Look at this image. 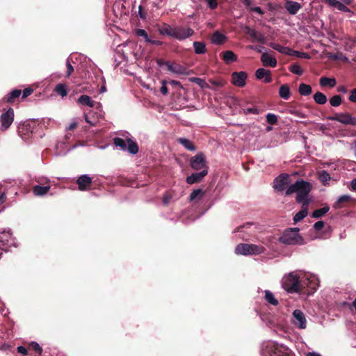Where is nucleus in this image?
<instances>
[{
	"label": "nucleus",
	"instance_id": "obj_13",
	"mask_svg": "<svg viewBox=\"0 0 356 356\" xmlns=\"http://www.w3.org/2000/svg\"><path fill=\"white\" fill-rule=\"evenodd\" d=\"M273 187L278 191H283L289 184V176L288 174H281L277 176L273 181Z\"/></svg>",
	"mask_w": 356,
	"mask_h": 356
},
{
	"label": "nucleus",
	"instance_id": "obj_7",
	"mask_svg": "<svg viewBox=\"0 0 356 356\" xmlns=\"http://www.w3.org/2000/svg\"><path fill=\"white\" fill-rule=\"evenodd\" d=\"M327 120L337 121L345 125L356 126V118L349 113H338L332 116H329Z\"/></svg>",
	"mask_w": 356,
	"mask_h": 356
},
{
	"label": "nucleus",
	"instance_id": "obj_6",
	"mask_svg": "<svg viewBox=\"0 0 356 356\" xmlns=\"http://www.w3.org/2000/svg\"><path fill=\"white\" fill-rule=\"evenodd\" d=\"M264 251L262 246L257 245L254 244L240 243L235 249V252L237 254H259Z\"/></svg>",
	"mask_w": 356,
	"mask_h": 356
},
{
	"label": "nucleus",
	"instance_id": "obj_18",
	"mask_svg": "<svg viewBox=\"0 0 356 356\" xmlns=\"http://www.w3.org/2000/svg\"><path fill=\"white\" fill-rule=\"evenodd\" d=\"M22 95V90L20 89H14L9 92L7 95H6L3 99L2 102L8 104H14L16 102Z\"/></svg>",
	"mask_w": 356,
	"mask_h": 356
},
{
	"label": "nucleus",
	"instance_id": "obj_12",
	"mask_svg": "<svg viewBox=\"0 0 356 356\" xmlns=\"http://www.w3.org/2000/svg\"><path fill=\"white\" fill-rule=\"evenodd\" d=\"M194 30L184 26L174 27L173 38L178 40H184L194 34Z\"/></svg>",
	"mask_w": 356,
	"mask_h": 356
},
{
	"label": "nucleus",
	"instance_id": "obj_50",
	"mask_svg": "<svg viewBox=\"0 0 356 356\" xmlns=\"http://www.w3.org/2000/svg\"><path fill=\"white\" fill-rule=\"evenodd\" d=\"M33 92V89L31 87H28L22 91V99H24L30 96Z\"/></svg>",
	"mask_w": 356,
	"mask_h": 356
},
{
	"label": "nucleus",
	"instance_id": "obj_39",
	"mask_svg": "<svg viewBox=\"0 0 356 356\" xmlns=\"http://www.w3.org/2000/svg\"><path fill=\"white\" fill-rule=\"evenodd\" d=\"M298 92L301 95L308 96L312 94V88L309 85L300 83L298 88Z\"/></svg>",
	"mask_w": 356,
	"mask_h": 356
},
{
	"label": "nucleus",
	"instance_id": "obj_21",
	"mask_svg": "<svg viewBox=\"0 0 356 356\" xmlns=\"http://www.w3.org/2000/svg\"><path fill=\"white\" fill-rule=\"evenodd\" d=\"M261 61L265 67L270 66L271 67H275L277 63L276 58L268 53L262 54L261 56Z\"/></svg>",
	"mask_w": 356,
	"mask_h": 356
},
{
	"label": "nucleus",
	"instance_id": "obj_23",
	"mask_svg": "<svg viewBox=\"0 0 356 356\" xmlns=\"http://www.w3.org/2000/svg\"><path fill=\"white\" fill-rule=\"evenodd\" d=\"M308 207H309V203L308 202H303L302 204L301 210L298 212L293 217V222L294 223H297L298 222L302 220L304 218H305L308 214Z\"/></svg>",
	"mask_w": 356,
	"mask_h": 356
},
{
	"label": "nucleus",
	"instance_id": "obj_44",
	"mask_svg": "<svg viewBox=\"0 0 356 356\" xmlns=\"http://www.w3.org/2000/svg\"><path fill=\"white\" fill-rule=\"evenodd\" d=\"M289 70L291 72L299 76L303 74V70L298 63L291 64L289 67Z\"/></svg>",
	"mask_w": 356,
	"mask_h": 356
},
{
	"label": "nucleus",
	"instance_id": "obj_37",
	"mask_svg": "<svg viewBox=\"0 0 356 356\" xmlns=\"http://www.w3.org/2000/svg\"><path fill=\"white\" fill-rule=\"evenodd\" d=\"M337 81L334 78L323 76L320 79V85L323 87L329 86L333 88L336 86Z\"/></svg>",
	"mask_w": 356,
	"mask_h": 356
},
{
	"label": "nucleus",
	"instance_id": "obj_22",
	"mask_svg": "<svg viewBox=\"0 0 356 356\" xmlns=\"http://www.w3.org/2000/svg\"><path fill=\"white\" fill-rule=\"evenodd\" d=\"M353 201V197L348 195H343L340 196L338 200L334 203L333 207L336 209L343 208L346 206V204Z\"/></svg>",
	"mask_w": 356,
	"mask_h": 356
},
{
	"label": "nucleus",
	"instance_id": "obj_61",
	"mask_svg": "<svg viewBox=\"0 0 356 356\" xmlns=\"http://www.w3.org/2000/svg\"><path fill=\"white\" fill-rule=\"evenodd\" d=\"M171 200V195L168 194L164 195L163 197V203L164 205H168Z\"/></svg>",
	"mask_w": 356,
	"mask_h": 356
},
{
	"label": "nucleus",
	"instance_id": "obj_4",
	"mask_svg": "<svg viewBox=\"0 0 356 356\" xmlns=\"http://www.w3.org/2000/svg\"><path fill=\"white\" fill-rule=\"evenodd\" d=\"M299 275L295 273L292 272L286 275L282 281V286L284 290H286L288 293H300L299 288Z\"/></svg>",
	"mask_w": 356,
	"mask_h": 356
},
{
	"label": "nucleus",
	"instance_id": "obj_41",
	"mask_svg": "<svg viewBox=\"0 0 356 356\" xmlns=\"http://www.w3.org/2000/svg\"><path fill=\"white\" fill-rule=\"evenodd\" d=\"M330 210V207L328 206H325L323 208L316 209L312 214V217L314 218H320L325 213H327Z\"/></svg>",
	"mask_w": 356,
	"mask_h": 356
},
{
	"label": "nucleus",
	"instance_id": "obj_53",
	"mask_svg": "<svg viewBox=\"0 0 356 356\" xmlns=\"http://www.w3.org/2000/svg\"><path fill=\"white\" fill-rule=\"evenodd\" d=\"M66 66H67V71H66L65 76L67 78H69L71 76V74H72V72H74V67L71 65V63L69 60H67Z\"/></svg>",
	"mask_w": 356,
	"mask_h": 356
},
{
	"label": "nucleus",
	"instance_id": "obj_31",
	"mask_svg": "<svg viewBox=\"0 0 356 356\" xmlns=\"http://www.w3.org/2000/svg\"><path fill=\"white\" fill-rule=\"evenodd\" d=\"M159 32L161 35H168L173 38L174 27H172L168 24H163V26L159 28Z\"/></svg>",
	"mask_w": 356,
	"mask_h": 356
},
{
	"label": "nucleus",
	"instance_id": "obj_9",
	"mask_svg": "<svg viewBox=\"0 0 356 356\" xmlns=\"http://www.w3.org/2000/svg\"><path fill=\"white\" fill-rule=\"evenodd\" d=\"M165 65L168 71L177 75L187 76L192 73L188 67L175 62L166 61Z\"/></svg>",
	"mask_w": 356,
	"mask_h": 356
},
{
	"label": "nucleus",
	"instance_id": "obj_32",
	"mask_svg": "<svg viewBox=\"0 0 356 356\" xmlns=\"http://www.w3.org/2000/svg\"><path fill=\"white\" fill-rule=\"evenodd\" d=\"M279 95L281 98L288 100L291 97L290 88L287 84H283L280 87Z\"/></svg>",
	"mask_w": 356,
	"mask_h": 356
},
{
	"label": "nucleus",
	"instance_id": "obj_38",
	"mask_svg": "<svg viewBox=\"0 0 356 356\" xmlns=\"http://www.w3.org/2000/svg\"><path fill=\"white\" fill-rule=\"evenodd\" d=\"M264 298L267 302L272 305L277 306L279 304L278 300L275 298L274 294L268 290L265 291Z\"/></svg>",
	"mask_w": 356,
	"mask_h": 356
},
{
	"label": "nucleus",
	"instance_id": "obj_11",
	"mask_svg": "<svg viewBox=\"0 0 356 356\" xmlns=\"http://www.w3.org/2000/svg\"><path fill=\"white\" fill-rule=\"evenodd\" d=\"M14 116V110L10 107L1 115V130L6 131L10 127L13 122Z\"/></svg>",
	"mask_w": 356,
	"mask_h": 356
},
{
	"label": "nucleus",
	"instance_id": "obj_58",
	"mask_svg": "<svg viewBox=\"0 0 356 356\" xmlns=\"http://www.w3.org/2000/svg\"><path fill=\"white\" fill-rule=\"evenodd\" d=\"M17 352L24 355H28L29 349L28 348H25L24 346H20L17 348Z\"/></svg>",
	"mask_w": 356,
	"mask_h": 356
},
{
	"label": "nucleus",
	"instance_id": "obj_55",
	"mask_svg": "<svg viewBox=\"0 0 356 356\" xmlns=\"http://www.w3.org/2000/svg\"><path fill=\"white\" fill-rule=\"evenodd\" d=\"M348 100L353 103H356V88H353L350 90Z\"/></svg>",
	"mask_w": 356,
	"mask_h": 356
},
{
	"label": "nucleus",
	"instance_id": "obj_35",
	"mask_svg": "<svg viewBox=\"0 0 356 356\" xmlns=\"http://www.w3.org/2000/svg\"><path fill=\"white\" fill-rule=\"evenodd\" d=\"M204 194V191L201 188L193 190V192L190 194L188 200L190 202L200 200L203 197Z\"/></svg>",
	"mask_w": 356,
	"mask_h": 356
},
{
	"label": "nucleus",
	"instance_id": "obj_5",
	"mask_svg": "<svg viewBox=\"0 0 356 356\" xmlns=\"http://www.w3.org/2000/svg\"><path fill=\"white\" fill-rule=\"evenodd\" d=\"M113 143L122 150H128L131 154H137L139 150L138 144L131 138H127L125 140L121 138H115Z\"/></svg>",
	"mask_w": 356,
	"mask_h": 356
},
{
	"label": "nucleus",
	"instance_id": "obj_14",
	"mask_svg": "<svg viewBox=\"0 0 356 356\" xmlns=\"http://www.w3.org/2000/svg\"><path fill=\"white\" fill-rule=\"evenodd\" d=\"M245 33L251 38L250 41L252 42H258L261 44H265L266 42V39L262 33L251 29L249 26H246L245 28Z\"/></svg>",
	"mask_w": 356,
	"mask_h": 356
},
{
	"label": "nucleus",
	"instance_id": "obj_1",
	"mask_svg": "<svg viewBox=\"0 0 356 356\" xmlns=\"http://www.w3.org/2000/svg\"><path fill=\"white\" fill-rule=\"evenodd\" d=\"M312 189V184L303 179H298L294 184L290 185L285 192L286 195H290L292 193H296L297 195L296 201L298 203L308 202L310 204V200L308 198V195Z\"/></svg>",
	"mask_w": 356,
	"mask_h": 356
},
{
	"label": "nucleus",
	"instance_id": "obj_30",
	"mask_svg": "<svg viewBox=\"0 0 356 356\" xmlns=\"http://www.w3.org/2000/svg\"><path fill=\"white\" fill-rule=\"evenodd\" d=\"M177 141L189 151L194 152L196 150V147L194 144L187 138H179L177 139Z\"/></svg>",
	"mask_w": 356,
	"mask_h": 356
},
{
	"label": "nucleus",
	"instance_id": "obj_47",
	"mask_svg": "<svg viewBox=\"0 0 356 356\" xmlns=\"http://www.w3.org/2000/svg\"><path fill=\"white\" fill-rule=\"evenodd\" d=\"M266 121L268 124L274 125L277 122V118L275 114L268 113L266 115Z\"/></svg>",
	"mask_w": 356,
	"mask_h": 356
},
{
	"label": "nucleus",
	"instance_id": "obj_45",
	"mask_svg": "<svg viewBox=\"0 0 356 356\" xmlns=\"http://www.w3.org/2000/svg\"><path fill=\"white\" fill-rule=\"evenodd\" d=\"M190 81L191 82L195 83L196 84H197L199 86H200L202 88H209L208 83H207V82L202 79L197 78V77H193V78L190 79Z\"/></svg>",
	"mask_w": 356,
	"mask_h": 356
},
{
	"label": "nucleus",
	"instance_id": "obj_24",
	"mask_svg": "<svg viewBox=\"0 0 356 356\" xmlns=\"http://www.w3.org/2000/svg\"><path fill=\"white\" fill-rule=\"evenodd\" d=\"M323 2L327 3L332 7L337 8L339 10L345 13H351L350 10L346 6L347 5L337 1V0H323Z\"/></svg>",
	"mask_w": 356,
	"mask_h": 356
},
{
	"label": "nucleus",
	"instance_id": "obj_52",
	"mask_svg": "<svg viewBox=\"0 0 356 356\" xmlns=\"http://www.w3.org/2000/svg\"><path fill=\"white\" fill-rule=\"evenodd\" d=\"M204 1L207 3L208 7L211 10H214L218 6V1H217V0H204Z\"/></svg>",
	"mask_w": 356,
	"mask_h": 356
},
{
	"label": "nucleus",
	"instance_id": "obj_34",
	"mask_svg": "<svg viewBox=\"0 0 356 356\" xmlns=\"http://www.w3.org/2000/svg\"><path fill=\"white\" fill-rule=\"evenodd\" d=\"M77 102L82 105H86L90 107H94L95 101H93L88 95H83L79 97Z\"/></svg>",
	"mask_w": 356,
	"mask_h": 356
},
{
	"label": "nucleus",
	"instance_id": "obj_48",
	"mask_svg": "<svg viewBox=\"0 0 356 356\" xmlns=\"http://www.w3.org/2000/svg\"><path fill=\"white\" fill-rule=\"evenodd\" d=\"M136 34L138 36L143 37L146 42L149 39L147 31L144 29H136Z\"/></svg>",
	"mask_w": 356,
	"mask_h": 356
},
{
	"label": "nucleus",
	"instance_id": "obj_43",
	"mask_svg": "<svg viewBox=\"0 0 356 356\" xmlns=\"http://www.w3.org/2000/svg\"><path fill=\"white\" fill-rule=\"evenodd\" d=\"M28 349L29 350H34L36 353L38 354L39 356H40L42 353V347L37 342L35 341L31 342L29 344Z\"/></svg>",
	"mask_w": 356,
	"mask_h": 356
},
{
	"label": "nucleus",
	"instance_id": "obj_19",
	"mask_svg": "<svg viewBox=\"0 0 356 356\" xmlns=\"http://www.w3.org/2000/svg\"><path fill=\"white\" fill-rule=\"evenodd\" d=\"M208 174V170L204 169L200 172H195L191 174L190 176L186 177V182L188 184H193L200 182L202 179Z\"/></svg>",
	"mask_w": 356,
	"mask_h": 356
},
{
	"label": "nucleus",
	"instance_id": "obj_2",
	"mask_svg": "<svg viewBox=\"0 0 356 356\" xmlns=\"http://www.w3.org/2000/svg\"><path fill=\"white\" fill-rule=\"evenodd\" d=\"M299 231L298 227L287 229L280 237V242L285 245L304 244V238L298 234Z\"/></svg>",
	"mask_w": 356,
	"mask_h": 356
},
{
	"label": "nucleus",
	"instance_id": "obj_36",
	"mask_svg": "<svg viewBox=\"0 0 356 356\" xmlns=\"http://www.w3.org/2000/svg\"><path fill=\"white\" fill-rule=\"evenodd\" d=\"M194 51L197 54H203L207 51L206 44L204 42L195 41L193 42Z\"/></svg>",
	"mask_w": 356,
	"mask_h": 356
},
{
	"label": "nucleus",
	"instance_id": "obj_51",
	"mask_svg": "<svg viewBox=\"0 0 356 356\" xmlns=\"http://www.w3.org/2000/svg\"><path fill=\"white\" fill-rule=\"evenodd\" d=\"M270 47L271 48H273V49L278 51L280 53H286V48L283 47L282 46L280 45L279 44L270 43Z\"/></svg>",
	"mask_w": 356,
	"mask_h": 356
},
{
	"label": "nucleus",
	"instance_id": "obj_60",
	"mask_svg": "<svg viewBox=\"0 0 356 356\" xmlns=\"http://www.w3.org/2000/svg\"><path fill=\"white\" fill-rule=\"evenodd\" d=\"M138 14L142 19H146L147 13L145 10H144L143 8L141 6H139Z\"/></svg>",
	"mask_w": 356,
	"mask_h": 356
},
{
	"label": "nucleus",
	"instance_id": "obj_63",
	"mask_svg": "<svg viewBox=\"0 0 356 356\" xmlns=\"http://www.w3.org/2000/svg\"><path fill=\"white\" fill-rule=\"evenodd\" d=\"M251 11L255 12V13L259 14L260 15H264V11L261 10V8L260 7H253L251 8Z\"/></svg>",
	"mask_w": 356,
	"mask_h": 356
},
{
	"label": "nucleus",
	"instance_id": "obj_10",
	"mask_svg": "<svg viewBox=\"0 0 356 356\" xmlns=\"http://www.w3.org/2000/svg\"><path fill=\"white\" fill-rule=\"evenodd\" d=\"M190 165L195 170L207 169L205 156L202 152H199L190 159Z\"/></svg>",
	"mask_w": 356,
	"mask_h": 356
},
{
	"label": "nucleus",
	"instance_id": "obj_56",
	"mask_svg": "<svg viewBox=\"0 0 356 356\" xmlns=\"http://www.w3.org/2000/svg\"><path fill=\"white\" fill-rule=\"evenodd\" d=\"M245 114H250L252 113L254 115H258L259 113V110L257 108H248L245 110H244Z\"/></svg>",
	"mask_w": 356,
	"mask_h": 356
},
{
	"label": "nucleus",
	"instance_id": "obj_3",
	"mask_svg": "<svg viewBox=\"0 0 356 356\" xmlns=\"http://www.w3.org/2000/svg\"><path fill=\"white\" fill-rule=\"evenodd\" d=\"M263 356H293L286 346L274 342H268L263 349Z\"/></svg>",
	"mask_w": 356,
	"mask_h": 356
},
{
	"label": "nucleus",
	"instance_id": "obj_20",
	"mask_svg": "<svg viewBox=\"0 0 356 356\" xmlns=\"http://www.w3.org/2000/svg\"><path fill=\"white\" fill-rule=\"evenodd\" d=\"M255 76L258 79H264V82L266 83H269L273 80L270 71L264 68H259L255 72Z\"/></svg>",
	"mask_w": 356,
	"mask_h": 356
},
{
	"label": "nucleus",
	"instance_id": "obj_59",
	"mask_svg": "<svg viewBox=\"0 0 356 356\" xmlns=\"http://www.w3.org/2000/svg\"><path fill=\"white\" fill-rule=\"evenodd\" d=\"M160 91L164 95H166L168 92V89L166 86V82L165 81H162V86L161 87Z\"/></svg>",
	"mask_w": 356,
	"mask_h": 356
},
{
	"label": "nucleus",
	"instance_id": "obj_15",
	"mask_svg": "<svg viewBox=\"0 0 356 356\" xmlns=\"http://www.w3.org/2000/svg\"><path fill=\"white\" fill-rule=\"evenodd\" d=\"M293 324L300 329L306 328L307 321L303 312L299 309H296L293 313Z\"/></svg>",
	"mask_w": 356,
	"mask_h": 356
},
{
	"label": "nucleus",
	"instance_id": "obj_33",
	"mask_svg": "<svg viewBox=\"0 0 356 356\" xmlns=\"http://www.w3.org/2000/svg\"><path fill=\"white\" fill-rule=\"evenodd\" d=\"M49 189H50L49 186H42L40 185H36V186H33V192L35 195L41 196V195H44L45 194H47L49 192Z\"/></svg>",
	"mask_w": 356,
	"mask_h": 356
},
{
	"label": "nucleus",
	"instance_id": "obj_62",
	"mask_svg": "<svg viewBox=\"0 0 356 356\" xmlns=\"http://www.w3.org/2000/svg\"><path fill=\"white\" fill-rule=\"evenodd\" d=\"M209 81L215 86L221 87L223 86V82L222 81L210 80Z\"/></svg>",
	"mask_w": 356,
	"mask_h": 356
},
{
	"label": "nucleus",
	"instance_id": "obj_28",
	"mask_svg": "<svg viewBox=\"0 0 356 356\" xmlns=\"http://www.w3.org/2000/svg\"><path fill=\"white\" fill-rule=\"evenodd\" d=\"M226 40H227L226 35H225L224 34H222L218 31L214 32L211 38V43L218 44V45L223 44L224 42H226Z\"/></svg>",
	"mask_w": 356,
	"mask_h": 356
},
{
	"label": "nucleus",
	"instance_id": "obj_40",
	"mask_svg": "<svg viewBox=\"0 0 356 356\" xmlns=\"http://www.w3.org/2000/svg\"><path fill=\"white\" fill-rule=\"evenodd\" d=\"M313 98L316 104L321 105L325 104L327 101L326 95L322 93L321 92H316L314 95Z\"/></svg>",
	"mask_w": 356,
	"mask_h": 356
},
{
	"label": "nucleus",
	"instance_id": "obj_49",
	"mask_svg": "<svg viewBox=\"0 0 356 356\" xmlns=\"http://www.w3.org/2000/svg\"><path fill=\"white\" fill-rule=\"evenodd\" d=\"M319 179L323 182L325 183L330 179V176L328 172L323 170L319 175Z\"/></svg>",
	"mask_w": 356,
	"mask_h": 356
},
{
	"label": "nucleus",
	"instance_id": "obj_29",
	"mask_svg": "<svg viewBox=\"0 0 356 356\" xmlns=\"http://www.w3.org/2000/svg\"><path fill=\"white\" fill-rule=\"evenodd\" d=\"M222 58L225 63L229 64L237 60L236 55L232 51H225L221 53Z\"/></svg>",
	"mask_w": 356,
	"mask_h": 356
},
{
	"label": "nucleus",
	"instance_id": "obj_8",
	"mask_svg": "<svg viewBox=\"0 0 356 356\" xmlns=\"http://www.w3.org/2000/svg\"><path fill=\"white\" fill-rule=\"evenodd\" d=\"M298 286L300 288L299 293H312L316 290V283L305 276L299 277Z\"/></svg>",
	"mask_w": 356,
	"mask_h": 356
},
{
	"label": "nucleus",
	"instance_id": "obj_64",
	"mask_svg": "<svg viewBox=\"0 0 356 356\" xmlns=\"http://www.w3.org/2000/svg\"><path fill=\"white\" fill-rule=\"evenodd\" d=\"M78 126L77 122H72L69 127L67 128V131H74Z\"/></svg>",
	"mask_w": 356,
	"mask_h": 356
},
{
	"label": "nucleus",
	"instance_id": "obj_26",
	"mask_svg": "<svg viewBox=\"0 0 356 356\" xmlns=\"http://www.w3.org/2000/svg\"><path fill=\"white\" fill-rule=\"evenodd\" d=\"M11 238V233L9 231H0V248L6 250L4 247L8 244Z\"/></svg>",
	"mask_w": 356,
	"mask_h": 356
},
{
	"label": "nucleus",
	"instance_id": "obj_57",
	"mask_svg": "<svg viewBox=\"0 0 356 356\" xmlns=\"http://www.w3.org/2000/svg\"><path fill=\"white\" fill-rule=\"evenodd\" d=\"M324 225H325L324 222L322 220H320V221H318L314 223V228L316 231L318 232V231L321 230L323 228Z\"/></svg>",
	"mask_w": 356,
	"mask_h": 356
},
{
	"label": "nucleus",
	"instance_id": "obj_17",
	"mask_svg": "<svg viewBox=\"0 0 356 356\" xmlns=\"http://www.w3.org/2000/svg\"><path fill=\"white\" fill-rule=\"evenodd\" d=\"M79 190L83 191L90 189L92 186V178L88 175H83L80 176L77 180Z\"/></svg>",
	"mask_w": 356,
	"mask_h": 356
},
{
	"label": "nucleus",
	"instance_id": "obj_27",
	"mask_svg": "<svg viewBox=\"0 0 356 356\" xmlns=\"http://www.w3.org/2000/svg\"><path fill=\"white\" fill-rule=\"evenodd\" d=\"M18 133L23 139L30 137L32 131L29 124H22L18 127Z\"/></svg>",
	"mask_w": 356,
	"mask_h": 356
},
{
	"label": "nucleus",
	"instance_id": "obj_16",
	"mask_svg": "<svg viewBox=\"0 0 356 356\" xmlns=\"http://www.w3.org/2000/svg\"><path fill=\"white\" fill-rule=\"evenodd\" d=\"M248 76L245 72H234L232 74V83L238 87H243Z\"/></svg>",
	"mask_w": 356,
	"mask_h": 356
},
{
	"label": "nucleus",
	"instance_id": "obj_46",
	"mask_svg": "<svg viewBox=\"0 0 356 356\" xmlns=\"http://www.w3.org/2000/svg\"><path fill=\"white\" fill-rule=\"evenodd\" d=\"M330 104L332 106L337 107L341 104V97L340 95H334L330 99Z\"/></svg>",
	"mask_w": 356,
	"mask_h": 356
},
{
	"label": "nucleus",
	"instance_id": "obj_42",
	"mask_svg": "<svg viewBox=\"0 0 356 356\" xmlns=\"http://www.w3.org/2000/svg\"><path fill=\"white\" fill-rule=\"evenodd\" d=\"M54 91L60 95L62 97L67 95V90L65 84L58 83L56 86Z\"/></svg>",
	"mask_w": 356,
	"mask_h": 356
},
{
	"label": "nucleus",
	"instance_id": "obj_25",
	"mask_svg": "<svg viewBox=\"0 0 356 356\" xmlns=\"http://www.w3.org/2000/svg\"><path fill=\"white\" fill-rule=\"evenodd\" d=\"M285 8L291 15H296L301 8V5L296 1H287L285 4Z\"/></svg>",
	"mask_w": 356,
	"mask_h": 356
},
{
	"label": "nucleus",
	"instance_id": "obj_54",
	"mask_svg": "<svg viewBox=\"0 0 356 356\" xmlns=\"http://www.w3.org/2000/svg\"><path fill=\"white\" fill-rule=\"evenodd\" d=\"M294 54L299 58H307V59H309L311 58L310 55L307 52H300V51H294Z\"/></svg>",
	"mask_w": 356,
	"mask_h": 356
}]
</instances>
